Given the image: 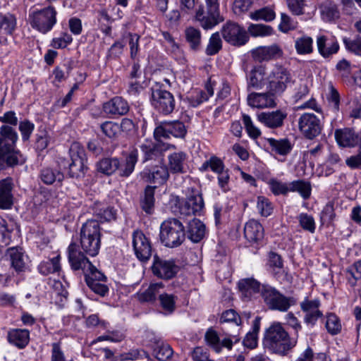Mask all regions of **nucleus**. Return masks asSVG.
<instances>
[{
  "label": "nucleus",
  "mask_w": 361,
  "mask_h": 361,
  "mask_svg": "<svg viewBox=\"0 0 361 361\" xmlns=\"http://www.w3.org/2000/svg\"><path fill=\"white\" fill-rule=\"evenodd\" d=\"M263 344L271 353L285 356L297 345V338L290 337L281 323L274 322L266 329Z\"/></svg>",
  "instance_id": "obj_1"
},
{
  "label": "nucleus",
  "mask_w": 361,
  "mask_h": 361,
  "mask_svg": "<svg viewBox=\"0 0 361 361\" xmlns=\"http://www.w3.org/2000/svg\"><path fill=\"white\" fill-rule=\"evenodd\" d=\"M17 140L18 134L11 126L3 125L0 128V164L13 166L24 162L19 151L15 149Z\"/></svg>",
  "instance_id": "obj_2"
},
{
  "label": "nucleus",
  "mask_w": 361,
  "mask_h": 361,
  "mask_svg": "<svg viewBox=\"0 0 361 361\" xmlns=\"http://www.w3.org/2000/svg\"><path fill=\"white\" fill-rule=\"evenodd\" d=\"M68 260L73 270H82L87 284L92 282H102L106 281V276L99 271L88 259L87 257L76 249V245L71 243L68 248Z\"/></svg>",
  "instance_id": "obj_3"
},
{
  "label": "nucleus",
  "mask_w": 361,
  "mask_h": 361,
  "mask_svg": "<svg viewBox=\"0 0 361 361\" xmlns=\"http://www.w3.org/2000/svg\"><path fill=\"white\" fill-rule=\"evenodd\" d=\"M101 228L97 220H87L80 231V245L87 255H98L101 246Z\"/></svg>",
  "instance_id": "obj_4"
},
{
  "label": "nucleus",
  "mask_w": 361,
  "mask_h": 361,
  "mask_svg": "<svg viewBox=\"0 0 361 361\" xmlns=\"http://www.w3.org/2000/svg\"><path fill=\"white\" fill-rule=\"evenodd\" d=\"M137 157L138 151L133 149L126 157L123 165H120V161L117 158H104L97 162V169L99 172L107 176H110L118 170L119 175L121 177H128L134 171Z\"/></svg>",
  "instance_id": "obj_5"
},
{
  "label": "nucleus",
  "mask_w": 361,
  "mask_h": 361,
  "mask_svg": "<svg viewBox=\"0 0 361 361\" xmlns=\"http://www.w3.org/2000/svg\"><path fill=\"white\" fill-rule=\"evenodd\" d=\"M262 298L269 310L281 312H287L290 307L297 304L295 298L286 296L269 284L262 286Z\"/></svg>",
  "instance_id": "obj_6"
},
{
  "label": "nucleus",
  "mask_w": 361,
  "mask_h": 361,
  "mask_svg": "<svg viewBox=\"0 0 361 361\" xmlns=\"http://www.w3.org/2000/svg\"><path fill=\"white\" fill-rule=\"evenodd\" d=\"M185 236L184 226L178 219H169L161 224L160 240L165 246H179L183 242Z\"/></svg>",
  "instance_id": "obj_7"
},
{
  "label": "nucleus",
  "mask_w": 361,
  "mask_h": 361,
  "mask_svg": "<svg viewBox=\"0 0 361 361\" xmlns=\"http://www.w3.org/2000/svg\"><path fill=\"white\" fill-rule=\"evenodd\" d=\"M57 11L52 6L35 10L29 13L28 21L31 27L42 34L52 30L57 22Z\"/></svg>",
  "instance_id": "obj_8"
},
{
  "label": "nucleus",
  "mask_w": 361,
  "mask_h": 361,
  "mask_svg": "<svg viewBox=\"0 0 361 361\" xmlns=\"http://www.w3.org/2000/svg\"><path fill=\"white\" fill-rule=\"evenodd\" d=\"M206 11L203 6L196 11L195 18L205 30L211 29L224 20L219 13V0H205Z\"/></svg>",
  "instance_id": "obj_9"
},
{
  "label": "nucleus",
  "mask_w": 361,
  "mask_h": 361,
  "mask_svg": "<svg viewBox=\"0 0 361 361\" xmlns=\"http://www.w3.org/2000/svg\"><path fill=\"white\" fill-rule=\"evenodd\" d=\"M69 155L71 163L68 168V177L70 178L80 179L85 177L87 167L84 147L77 142H73L69 148Z\"/></svg>",
  "instance_id": "obj_10"
},
{
  "label": "nucleus",
  "mask_w": 361,
  "mask_h": 361,
  "mask_svg": "<svg viewBox=\"0 0 361 361\" xmlns=\"http://www.w3.org/2000/svg\"><path fill=\"white\" fill-rule=\"evenodd\" d=\"M269 89L276 95L282 94L293 82L290 71L283 66L276 64L268 76Z\"/></svg>",
  "instance_id": "obj_11"
},
{
  "label": "nucleus",
  "mask_w": 361,
  "mask_h": 361,
  "mask_svg": "<svg viewBox=\"0 0 361 361\" xmlns=\"http://www.w3.org/2000/svg\"><path fill=\"white\" fill-rule=\"evenodd\" d=\"M204 338L207 344L217 353H219L223 348L231 350L233 343L238 341L236 335L228 332L218 334L212 328L206 331Z\"/></svg>",
  "instance_id": "obj_12"
},
{
  "label": "nucleus",
  "mask_w": 361,
  "mask_h": 361,
  "mask_svg": "<svg viewBox=\"0 0 361 361\" xmlns=\"http://www.w3.org/2000/svg\"><path fill=\"white\" fill-rule=\"evenodd\" d=\"M188 193L184 202H178V212L184 216L200 215L204 206L201 193L192 188H188Z\"/></svg>",
  "instance_id": "obj_13"
},
{
  "label": "nucleus",
  "mask_w": 361,
  "mask_h": 361,
  "mask_svg": "<svg viewBox=\"0 0 361 361\" xmlns=\"http://www.w3.org/2000/svg\"><path fill=\"white\" fill-rule=\"evenodd\" d=\"M151 103L154 109L164 114H171L175 107L173 94L159 87L152 88Z\"/></svg>",
  "instance_id": "obj_14"
},
{
  "label": "nucleus",
  "mask_w": 361,
  "mask_h": 361,
  "mask_svg": "<svg viewBox=\"0 0 361 361\" xmlns=\"http://www.w3.org/2000/svg\"><path fill=\"white\" fill-rule=\"evenodd\" d=\"M298 128L307 139L312 140L321 133L322 125L316 115L305 113L298 118Z\"/></svg>",
  "instance_id": "obj_15"
},
{
  "label": "nucleus",
  "mask_w": 361,
  "mask_h": 361,
  "mask_svg": "<svg viewBox=\"0 0 361 361\" xmlns=\"http://www.w3.org/2000/svg\"><path fill=\"white\" fill-rule=\"evenodd\" d=\"M269 189L275 195H285L288 191H297L304 199L310 197L311 185L310 182H291L290 188L283 182H269Z\"/></svg>",
  "instance_id": "obj_16"
},
{
  "label": "nucleus",
  "mask_w": 361,
  "mask_h": 361,
  "mask_svg": "<svg viewBox=\"0 0 361 361\" xmlns=\"http://www.w3.org/2000/svg\"><path fill=\"white\" fill-rule=\"evenodd\" d=\"M135 255L142 262H147L152 255L151 243L141 231H135L132 235Z\"/></svg>",
  "instance_id": "obj_17"
},
{
  "label": "nucleus",
  "mask_w": 361,
  "mask_h": 361,
  "mask_svg": "<svg viewBox=\"0 0 361 361\" xmlns=\"http://www.w3.org/2000/svg\"><path fill=\"white\" fill-rule=\"evenodd\" d=\"M221 35L226 42L235 46L243 45L247 41L245 31L239 25L232 22H228L223 26Z\"/></svg>",
  "instance_id": "obj_18"
},
{
  "label": "nucleus",
  "mask_w": 361,
  "mask_h": 361,
  "mask_svg": "<svg viewBox=\"0 0 361 361\" xmlns=\"http://www.w3.org/2000/svg\"><path fill=\"white\" fill-rule=\"evenodd\" d=\"M320 305L319 299H310L307 297L300 302V309L305 314L304 322L307 326H314L317 320L322 317L323 313L319 310Z\"/></svg>",
  "instance_id": "obj_19"
},
{
  "label": "nucleus",
  "mask_w": 361,
  "mask_h": 361,
  "mask_svg": "<svg viewBox=\"0 0 361 361\" xmlns=\"http://www.w3.org/2000/svg\"><path fill=\"white\" fill-rule=\"evenodd\" d=\"M153 274L163 279H170L174 277L178 273L179 268L173 261L164 260L157 255L154 256L152 266Z\"/></svg>",
  "instance_id": "obj_20"
},
{
  "label": "nucleus",
  "mask_w": 361,
  "mask_h": 361,
  "mask_svg": "<svg viewBox=\"0 0 361 361\" xmlns=\"http://www.w3.org/2000/svg\"><path fill=\"white\" fill-rule=\"evenodd\" d=\"M251 54L255 61L262 63L281 58L283 51L279 45L273 44L269 46L258 47L252 50Z\"/></svg>",
  "instance_id": "obj_21"
},
{
  "label": "nucleus",
  "mask_w": 361,
  "mask_h": 361,
  "mask_svg": "<svg viewBox=\"0 0 361 361\" xmlns=\"http://www.w3.org/2000/svg\"><path fill=\"white\" fill-rule=\"evenodd\" d=\"M140 147L142 153L143 162L159 159L163 157L164 152L176 149L175 145L164 142L157 144L146 142L142 144Z\"/></svg>",
  "instance_id": "obj_22"
},
{
  "label": "nucleus",
  "mask_w": 361,
  "mask_h": 361,
  "mask_svg": "<svg viewBox=\"0 0 361 361\" xmlns=\"http://www.w3.org/2000/svg\"><path fill=\"white\" fill-rule=\"evenodd\" d=\"M287 114L281 110L261 112L257 114L258 121L266 127L271 129L281 128Z\"/></svg>",
  "instance_id": "obj_23"
},
{
  "label": "nucleus",
  "mask_w": 361,
  "mask_h": 361,
  "mask_svg": "<svg viewBox=\"0 0 361 361\" xmlns=\"http://www.w3.org/2000/svg\"><path fill=\"white\" fill-rule=\"evenodd\" d=\"M276 95L270 90L265 93L252 92L247 97V104L254 108H272L276 106Z\"/></svg>",
  "instance_id": "obj_24"
},
{
  "label": "nucleus",
  "mask_w": 361,
  "mask_h": 361,
  "mask_svg": "<svg viewBox=\"0 0 361 361\" xmlns=\"http://www.w3.org/2000/svg\"><path fill=\"white\" fill-rule=\"evenodd\" d=\"M209 169L216 174L218 180H228L230 178L228 170L225 169L222 160L216 156H212L205 161L200 170L207 171Z\"/></svg>",
  "instance_id": "obj_25"
},
{
  "label": "nucleus",
  "mask_w": 361,
  "mask_h": 361,
  "mask_svg": "<svg viewBox=\"0 0 361 361\" xmlns=\"http://www.w3.org/2000/svg\"><path fill=\"white\" fill-rule=\"evenodd\" d=\"M103 110L110 116H123L129 111V105L122 97H115L104 104Z\"/></svg>",
  "instance_id": "obj_26"
},
{
  "label": "nucleus",
  "mask_w": 361,
  "mask_h": 361,
  "mask_svg": "<svg viewBox=\"0 0 361 361\" xmlns=\"http://www.w3.org/2000/svg\"><path fill=\"white\" fill-rule=\"evenodd\" d=\"M30 331L25 329H11L7 333V341L18 349L25 348L30 342Z\"/></svg>",
  "instance_id": "obj_27"
},
{
  "label": "nucleus",
  "mask_w": 361,
  "mask_h": 361,
  "mask_svg": "<svg viewBox=\"0 0 361 361\" xmlns=\"http://www.w3.org/2000/svg\"><path fill=\"white\" fill-rule=\"evenodd\" d=\"M265 68L262 66H255L247 76V90H260L265 85Z\"/></svg>",
  "instance_id": "obj_28"
},
{
  "label": "nucleus",
  "mask_w": 361,
  "mask_h": 361,
  "mask_svg": "<svg viewBox=\"0 0 361 361\" xmlns=\"http://www.w3.org/2000/svg\"><path fill=\"white\" fill-rule=\"evenodd\" d=\"M163 288L162 283H151L147 288H141L136 293V297L140 302L153 303L156 301L157 295L159 296Z\"/></svg>",
  "instance_id": "obj_29"
},
{
  "label": "nucleus",
  "mask_w": 361,
  "mask_h": 361,
  "mask_svg": "<svg viewBox=\"0 0 361 361\" xmlns=\"http://www.w3.org/2000/svg\"><path fill=\"white\" fill-rule=\"evenodd\" d=\"M13 182H0V209L7 210L14 204Z\"/></svg>",
  "instance_id": "obj_30"
},
{
  "label": "nucleus",
  "mask_w": 361,
  "mask_h": 361,
  "mask_svg": "<svg viewBox=\"0 0 361 361\" xmlns=\"http://www.w3.org/2000/svg\"><path fill=\"white\" fill-rule=\"evenodd\" d=\"M206 233L205 225L197 219H192L189 221L185 235L193 243L200 242Z\"/></svg>",
  "instance_id": "obj_31"
},
{
  "label": "nucleus",
  "mask_w": 361,
  "mask_h": 361,
  "mask_svg": "<svg viewBox=\"0 0 361 361\" xmlns=\"http://www.w3.org/2000/svg\"><path fill=\"white\" fill-rule=\"evenodd\" d=\"M244 235L249 242L257 243L264 237V228L259 221L249 220L244 226Z\"/></svg>",
  "instance_id": "obj_32"
},
{
  "label": "nucleus",
  "mask_w": 361,
  "mask_h": 361,
  "mask_svg": "<svg viewBox=\"0 0 361 361\" xmlns=\"http://www.w3.org/2000/svg\"><path fill=\"white\" fill-rule=\"evenodd\" d=\"M149 346L155 357L160 361H167L173 355V351L171 346L157 338L150 341Z\"/></svg>",
  "instance_id": "obj_33"
},
{
  "label": "nucleus",
  "mask_w": 361,
  "mask_h": 361,
  "mask_svg": "<svg viewBox=\"0 0 361 361\" xmlns=\"http://www.w3.org/2000/svg\"><path fill=\"white\" fill-rule=\"evenodd\" d=\"M335 138L338 144L344 147H355L358 142V136L350 128L336 130Z\"/></svg>",
  "instance_id": "obj_34"
},
{
  "label": "nucleus",
  "mask_w": 361,
  "mask_h": 361,
  "mask_svg": "<svg viewBox=\"0 0 361 361\" xmlns=\"http://www.w3.org/2000/svg\"><path fill=\"white\" fill-rule=\"evenodd\" d=\"M257 281L254 279H244L238 282V288L244 298H250L252 294L260 293L262 295V286Z\"/></svg>",
  "instance_id": "obj_35"
},
{
  "label": "nucleus",
  "mask_w": 361,
  "mask_h": 361,
  "mask_svg": "<svg viewBox=\"0 0 361 361\" xmlns=\"http://www.w3.org/2000/svg\"><path fill=\"white\" fill-rule=\"evenodd\" d=\"M156 188V186L147 185L145 189L143 195L140 197V207L149 215L152 214L154 211V192Z\"/></svg>",
  "instance_id": "obj_36"
},
{
  "label": "nucleus",
  "mask_w": 361,
  "mask_h": 361,
  "mask_svg": "<svg viewBox=\"0 0 361 361\" xmlns=\"http://www.w3.org/2000/svg\"><path fill=\"white\" fill-rule=\"evenodd\" d=\"M320 10L322 19L326 22H333L340 18L338 6L333 1H324L320 6Z\"/></svg>",
  "instance_id": "obj_37"
},
{
  "label": "nucleus",
  "mask_w": 361,
  "mask_h": 361,
  "mask_svg": "<svg viewBox=\"0 0 361 361\" xmlns=\"http://www.w3.org/2000/svg\"><path fill=\"white\" fill-rule=\"evenodd\" d=\"M317 44L319 54L325 58L337 53L339 49L337 41L333 39L327 42L325 36L319 37L317 40Z\"/></svg>",
  "instance_id": "obj_38"
},
{
  "label": "nucleus",
  "mask_w": 361,
  "mask_h": 361,
  "mask_svg": "<svg viewBox=\"0 0 361 361\" xmlns=\"http://www.w3.org/2000/svg\"><path fill=\"white\" fill-rule=\"evenodd\" d=\"M8 254L10 257L12 267L18 272L23 271L25 269V256L17 247L8 249Z\"/></svg>",
  "instance_id": "obj_39"
},
{
  "label": "nucleus",
  "mask_w": 361,
  "mask_h": 361,
  "mask_svg": "<svg viewBox=\"0 0 361 361\" xmlns=\"http://www.w3.org/2000/svg\"><path fill=\"white\" fill-rule=\"evenodd\" d=\"M268 143L271 147L272 151L281 155L288 154L292 149V145L288 139L276 140L269 138Z\"/></svg>",
  "instance_id": "obj_40"
},
{
  "label": "nucleus",
  "mask_w": 361,
  "mask_h": 361,
  "mask_svg": "<svg viewBox=\"0 0 361 361\" xmlns=\"http://www.w3.org/2000/svg\"><path fill=\"white\" fill-rule=\"evenodd\" d=\"M185 36L190 47L195 51L201 47V32L194 27H188L185 30Z\"/></svg>",
  "instance_id": "obj_41"
},
{
  "label": "nucleus",
  "mask_w": 361,
  "mask_h": 361,
  "mask_svg": "<svg viewBox=\"0 0 361 361\" xmlns=\"http://www.w3.org/2000/svg\"><path fill=\"white\" fill-rule=\"evenodd\" d=\"M260 329V319L256 317L253 321L252 330L249 331L243 339V345L249 348H255L257 345V335Z\"/></svg>",
  "instance_id": "obj_42"
},
{
  "label": "nucleus",
  "mask_w": 361,
  "mask_h": 361,
  "mask_svg": "<svg viewBox=\"0 0 361 361\" xmlns=\"http://www.w3.org/2000/svg\"><path fill=\"white\" fill-rule=\"evenodd\" d=\"M16 27V19L12 14H0V34L12 35Z\"/></svg>",
  "instance_id": "obj_43"
},
{
  "label": "nucleus",
  "mask_w": 361,
  "mask_h": 361,
  "mask_svg": "<svg viewBox=\"0 0 361 361\" xmlns=\"http://www.w3.org/2000/svg\"><path fill=\"white\" fill-rule=\"evenodd\" d=\"M231 207L226 202H216L214 205V216L216 225L226 221L229 217Z\"/></svg>",
  "instance_id": "obj_44"
},
{
  "label": "nucleus",
  "mask_w": 361,
  "mask_h": 361,
  "mask_svg": "<svg viewBox=\"0 0 361 361\" xmlns=\"http://www.w3.org/2000/svg\"><path fill=\"white\" fill-rule=\"evenodd\" d=\"M186 159V154L183 152H173L169 156V165L173 172H181L183 164Z\"/></svg>",
  "instance_id": "obj_45"
},
{
  "label": "nucleus",
  "mask_w": 361,
  "mask_h": 361,
  "mask_svg": "<svg viewBox=\"0 0 361 361\" xmlns=\"http://www.w3.org/2000/svg\"><path fill=\"white\" fill-rule=\"evenodd\" d=\"M59 256L53 257L47 261L42 262L38 266L39 271L43 275L55 273L60 269Z\"/></svg>",
  "instance_id": "obj_46"
},
{
  "label": "nucleus",
  "mask_w": 361,
  "mask_h": 361,
  "mask_svg": "<svg viewBox=\"0 0 361 361\" xmlns=\"http://www.w3.org/2000/svg\"><path fill=\"white\" fill-rule=\"evenodd\" d=\"M325 327L331 335H336L341 331L340 319L334 313H328L326 316Z\"/></svg>",
  "instance_id": "obj_47"
},
{
  "label": "nucleus",
  "mask_w": 361,
  "mask_h": 361,
  "mask_svg": "<svg viewBox=\"0 0 361 361\" xmlns=\"http://www.w3.org/2000/svg\"><path fill=\"white\" fill-rule=\"evenodd\" d=\"M313 40L310 37L302 36L295 42V47L299 54H309L312 52Z\"/></svg>",
  "instance_id": "obj_48"
},
{
  "label": "nucleus",
  "mask_w": 361,
  "mask_h": 361,
  "mask_svg": "<svg viewBox=\"0 0 361 361\" xmlns=\"http://www.w3.org/2000/svg\"><path fill=\"white\" fill-rule=\"evenodd\" d=\"M250 17L254 20H264L269 22L276 17L274 11L269 7H264L250 13Z\"/></svg>",
  "instance_id": "obj_49"
},
{
  "label": "nucleus",
  "mask_w": 361,
  "mask_h": 361,
  "mask_svg": "<svg viewBox=\"0 0 361 361\" xmlns=\"http://www.w3.org/2000/svg\"><path fill=\"white\" fill-rule=\"evenodd\" d=\"M222 47V42L219 32L212 35L206 48V54L212 56L217 54Z\"/></svg>",
  "instance_id": "obj_50"
},
{
  "label": "nucleus",
  "mask_w": 361,
  "mask_h": 361,
  "mask_svg": "<svg viewBox=\"0 0 361 361\" xmlns=\"http://www.w3.org/2000/svg\"><path fill=\"white\" fill-rule=\"evenodd\" d=\"M143 173L147 176L149 180H164L169 178L168 169L164 166H156L152 171H144Z\"/></svg>",
  "instance_id": "obj_51"
},
{
  "label": "nucleus",
  "mask_w": 361,
  "mask_h": 361,
  "mask_svg": "<svg viewBox=\"0 0 361 361\" xmlns=\"http://www.w3.org/2000/svg\"><path fill=\"white\" fill-rule=\"evenodd\" d=\"M170 135L175 137L183 138L187 133L184 123L179 121L166 122Z\"/></svg>",
  "instance_id": "obj_52"
},
{
  "label": "nucleus",
  "mask_w": 361,
  "mask_h": 361,
  "mask_svg": "<svg viewBox=\"0 0 361 361\" xmlns=\"http://www.w3.org/2000/svg\"><path fill=\"white\" fill-rule=\"evenodd\" d=\"M249 33L253 37H264L273 33V28L270 25L263 24H251L248 27Z\"/></svg>",
  "instance_id": "obj_53"
},
{
  "label": "nucleus",
  "mask_w": 361,
  "mask_h": 361,
  "mask_svg": "<svg viewBox=\"0 0 361 361\" xmlns=\"http://www.w3.org/2000/svg\"><path fill=\"white\" fill-rule=\"evenodd\" d=\"M257 209L258 213L264 217L270 216L273 212V205L271 202L265 197H257Z\"/></svg>",
  "instance_id": "obj_54"
},
{
  "label": "nucleus",
  "mask_w": 361,
  "mask_h": 361,
  "mask_svg": "<svg viewBox=\"0 0 361 361\" xmlns=\"http://www.w3.org/2000/svg\"><path fill=\"white\" fill-rule=\"evenodd\" d=\"M159 299L162 309L168 313H172L176 308V297L168 293L159 294Z\"/></svg>",
  "instance_id": "obj_55"
},
{
  "label": "nucleus",
  "mask_w": 361,
  "mask_h": 361,
  "mask_svg": "<svg viewBox=\"0 0 361 361\" xmlns=\"http://www.w3.org/2000/svg\"><path fill=\"white\" fill-rule=\"evenodd\" d=\"M102 133L109 138H116L120 133L118 123L113 121H105L100 125Z\"/></svg>",
  "instance_id": "obj_56"
},
{
  "label": "nucleus",
  "mask_w": 361,
  "mask_h": 361,
  "mask_svg": "<svg viewBox=\"0 0 361 361\" xmlns=\"http://www.w3.org/2000/svg\"><path fill=\"white\" fill-rule=\"evenodd\" d=\"M343 43L348 51L361 56V35H357L354 39L344 37Z\"/></svg>",
  "instance_id": "obj_57"
},
{
  "label": "nucleus",
  "mask_w": 361,
  "mask_h": 361,
  "mask_svg": "<svg viewBox=\"0 0 361 361\" xmlns=\"http://www.w3.org/2000/svg\"><path fill=\"white\" fill-rule=\"evenodd\" d=\"M41 180H63V174L58 169L44 168L40 173Z\"/></svg>",
  "instance_id": "obj_58"
},
{
  "label": "nucleus",
  "mask_w": 361,
  "mask_h": 361,
  "mask_svg": "<svg viewBox=\"0 0 361 361\" xmlns=\"http://www.w3.org/2000/svg\"><path fill=\"white\" fill-rule=\"evenodd\" d=\"M347 272L349 274L348 281L350 284L351 286H355L357 280L361 279V259L355 262L349 267Z\"/></svg>",
  "instance_id": "obj_59"
},
{
  "label": "nucleus",
  "mask_w": 361,
  "mask_h": 361,
  "mask_svg": "<svg viewBox=\"0 0 361 361\" xmlns=\"http://www.w3.org/2000/svg\"><path fill=\"white\" fill-rule=\"evenodd\" d=\"M220 323H232L235 328L240 324V318L233 310H228L224 312L220 318Z\"/></svg>",
  "instance_id": "obj_60"
},
{
  "label": "nucleus",
  "mask_w": 361,
  "mask_h": 361,
  "mask_svg": "<svg viewBox=\"0 0 361 361\" xmlns=\"http://www.w3.org/2000/svg\"><path fill=\"white\" fill-rule=\"evenodd\" d=\"M253 4V0H234L233 11L235 15L240 16L249 11Z\"/></svg>",
  "instance_id": "obj_61"
},
{
  "label": "nucleus",
  "mask_w": 361,
  "mask_h": 361,
  "mask_svg": "<svg viewBox=\"0 0 361 361\" xmlns=\"http://www.w3.org/2000/svg\"><path fill=\"white\" fill-rule=\"evenodd\" d=\"M298 220L301 227L310 233L315 231V222L314 218L307 214L302 213L298 216Z\"/></svg>",
  "instance_id": "obj_62"
},
{
  "label": "nucleus",
  "mask_w": 361,
  "mask_h": 361,
  "mask_svg": "<svg viewBox=\"0 0 361 361\" xmlns=\"http://www.w3.org/2000/svg\"><path fill=\"white\" fill-rule=\"evenodd\" d=\"M335 216L334 202L330 201L324 207L321 212V221L323 224H329L334 219Z\"/></svg>",
  "instance_id": "obj_63"
},
{
  "label": "nucleus",
  "mask_w": 361,
  "mask_h": 361,
  "mask_svg": "<svg viewBox=\"0 0 361 361\" xmlns=\"http://www.w3.org/2000/svg\"><path fill=\"white\" fill-rule=\"evenodd\" d=\"M297 23L295 22L289 16L282 13L281 14V23L279 25V30L283 32H288L290 30L295 29Z\"/></svg>",
  "instance_id": "obj_64"
}]
</instances>
